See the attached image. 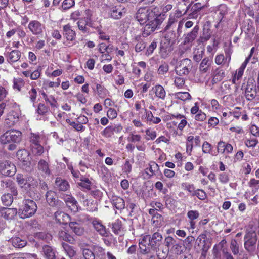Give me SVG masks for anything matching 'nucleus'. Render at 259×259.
<instances>
[{
  "label": "nucleus",
  "mask_w": 259,
  "mask_h": 259,
  "mask_svg": "<svg viewBox=\"0 0 259 259\" xmlns=\"http://www.w3.org/2000/svg\"><path fill=\"white\" fill-rule=\"evenodd\" d=\"M46 198L48 204L53 207H56L57 208H62L64 203L60 200L55 199V193L52 191H49L46 194Z\"/></svg>",
  "instance_id": "nucleus-9"
},
{
  "label": "nucleus",
  "mask_w": 259,
  "mask_h": 259,
  "mask_svg": "<svg viewBox=\"0 0 259 259\" xmlns=\"http://www.w3.org/2000/svg\"><path fill=\"white\" fill-rule=\"evenodd\" d=\"M78 184L86 189L90 190L91 189V182L88 178L81 179L80 182Z\"/></svg>",
  "instance_id": "nucleus-47"
},
{
  "label": "nucleus",
  "mask_w": 259,
  "mask_h": 259,
  "mask_svg": "<svg viewBox=\"0 0 259 259\" xmlns=\"http://www.w3.org/2000/svg\"><path fill=\"white\" fill-rule=\"evenodd\" d=\"M28 28L33 35H39L42 33L44 26L38 21L32 20L29 22Z\"/></svg>",
  "instance_id": "nucleus-10"
},
{
  "label": "nucleus",
  "mask_w": 259,
  "mask_h": 259,
  "mask_svg": "<svg viewBox=\"0 0 259 259\" xmlns=\"http://www.w3.org/2000/svg\"><path fill=\"white\" fill-rule=\"evenodd\" d=\"M194 56H193V59L196 62H198L203 58V54H204V51H203V50H201V51L197 50L196 52H194Z\"/></svg>",
  "instance_id": "nucleus-63"
},
{
  "label": "nucleus",
  "mask_w": 259,
  "mask_h": 259,
  "mask_svg": "<svg viewBox=\"0 0 259 259\" xmlns=\"http://www.w3.org/2000/svg\"><path fill=\"white\" fill-rule=\"evenodd\" d=\"M156 47L157 42L155 40H153L147 48V51L146 52V55L149 56L152 54Z\"/></svg>",
  "instance_id": "nucleus-60"
},
{
  "label": "nucleus",
  "mask_w": 259,
  "mask_h": 259,
  "mask_svg": "<svg viewBox=\"0 0 259 259\" xmlns=\"http://www.w3.org/2000/svg\"><path fill=\"white\" fill-rule=\"evenodd\" d=\"M230 248L234 255L239 253V245L236 240H232L231 241Z\"/></svg>",
  "instance_id": "nucleus-58"
},
{
  "label": "nucleus",
  "mask_w": 259,
  "mask_h": 259,
  "mask_svg": "<svg viewBox=\"0 0 259 259\" xmlns=\"http://www.w3.org/2000/svg\"><path fill=\"white\" fill-rule=\"evenodd\" d=\"M247 60H245L244 62L241 64L239 68L238 69V70H237L236 73L234 74L232 79V82L234 83H236V81H238L241 78L243 74L244 70L247 64Z\"/></svg>",
  "instance_id": "nucleus-20"
},
{
  "label": "nucleus",
  "mask_w": 259,
  "mask_h": 259,
  "mask_svg": "<svg viewBox=\"0 0 259 259\" xmlns=\"http://www.w3.org/2000/svg\"><path fill=\"white\" fill-rule=\"evenodd\" d=\"M55 187L60 191H66L69 187L68 182L60 178H57L55 181Z\"/></svg>",
  "instance_id": "nucleus-23"
},
{
  "label": "nucleus",
  "mask_w": 259,
  "mask_h": 259,
  "mask_svg": "<svg viewBox=\"0 0 259 259\" xmlns=\"http://www.w3.org/2000/svg\"><path fill=\"white\" fill-rule=\"evenodd\" d=\"M219 180L223 184H226L229 181V177L228 174L222 172L219 175Z\"/></svg>",
  "instance_id": "nucleus-59"
},
{
  "label": "nucleus",
  "mask_w": 259,
  "mask_h": 259,
  "mask_svg": "<svg viewBox=\"0 0 259 259\" xmlns=\"http://www.w3.org/2000/svg\"><path fill=\"white\" fill-rule=\"evenodd\" d=\"M187 216L189 220L195 221L199 217V213L197 210H189L187 213Z\"/></svg>",
  "instance_id": "nucleus-50"
},
{
  "label": "nucleus",
  "mask_w": 259,
  "mask_h": 259,
  "mask_svg": "<svg viewBox=\"0 0 259 259\" xmlns=\"http://www.w3.org/2000/svg\"><path fill=\"white\" fill-rule=\"evenodd\" d=\"M75 4L74 0H64L62 4V7L64 10H67L73 6Z\"/></svg>",
  "instance_id": "nucleus-56"
},
{
  "label": "nucleus",
  "mask_w": 259,
  "mask_h": 259,
  "mask_svg": "<svg viewBox=\"0 0 259 259\" xmlns=\"http://www.w3.org/2000/svg\"><path fill=\"white\" fill-rule=\"evenodd\" d=\"M157 251V255L159 259H165L168 255L167 250H163V249H159Z\"/></svg>",
  "instance_id": "nucleus-64"
},
{
  "label": "nucleus",
  "mask_w": 259,
  "mask_h": 259,
  "mask_svg": "<svg viewBox=\"0 0 259 259\" xmlns=\"http://www.w3.org/2000/svg\"><path fill=\"white\" fill-rule=\"evenodd\" d=\"M92 224L95 230L99 234L103 237L109 236V233L106 230L105 227L99 220H95L93 221Z\"/></svg>",
  "instance_id": "nucleus-13"
},
{
  "label": "nucleus",
  "mask_w": 259,
  "mask_h": 259,
  "mask_svg": "<svg viewBox=\"0 0 259 259\" xmlns=\"http://www.w3.org/2000/svg\"><path fill=\"white\" fill-rule=\"evenodd\" d=\"M256 95V91L253 85L247 84L245 90V97L248 100H252Z\"/></svg>",
  "instance_id": "nucleus-24"
},
{
  "label": "nucleus",
  "mask_w": 259,
  "mask_h": 259,
  "mask_svg": "<svg viewBox=\"0 0 259 259\" xmlns=\"http://www.w3.org/2000/svg\"><path fill=\"white\" fill-rule=\"evenodd\" d=\"M202 151L204 153H209L212 156L217 155V152L212 150V145L206 141L204 142L202 145Z\"/></svg>",
  "instance_id": "nucleus-32"
},
{
  "label": "nucleus",
  "mask_w": 259,
  "mask_h": 259,
  "mask_svg": "<svg viewBox=\"0 0 259 259\" xmlns=\"http://www.w3.org/2000/svg\"><path fill=\"white\" fill-rule=\"evenodd\" d=\"M202 242H203L204 244H210V243H208L207 239V236L205 234H201L197 237L196 240L195 246L197 245L199 247ZM195 247H196V246Z\"/></svg>",
  "instance_id": "nucleus-37"
},
{
  "label": "nucleus",
  "mask_w": 259,
  "mask_h": 259,
  "mask_svg": "<svg viewBox=\"0 0 259 259\" xmlns=\"http://www.w3.org/2000/svg\"><path fill=\"white\" fill-rule=\"evenodd\" d=\"M127 139L129 142L136 143L141 141V136L140 135L136 134L134 132H131L129 134Z\"/></svg>",
  "instance_id": "nucleus-42"
},
{
  "label": "nucleus",
  "mask_w": 259,
  "mask_h": 259,
  "mask_svg": "<svg viewBox=\"0 0 259 259\" xmlns=\"http://www.w3.org/2000/svg\"><path fill=\"white\" fill-rule=\"evenodd\" d=\"M121 222L119 220H116L112 224V231L116 234H119L121 230Z\"/></svg>",
  "instance_id": "nucleus-38"
},
{
  "label": "nucleus",
  "mask_w": 259,
  "mask_h": 259,
  "mask_svg": "<svg viewBox=\"0 0 259 259\" xmlns=\"http://www.w3.org/2000/svg\"><path fill=\"white\" fill-rule=\"evenodd\" d=\"M258 143V140L256 138L247 139L245 140V145L247 147H254Z\"/></svg>",
  "instance_id": "nucleus-53"
},
{
  "label": "nucleus",
  "mask_w": 259,
  "mask_h": 259,
  "mask_svg": "<svg viewBox=\"0 0 259 259\" xmlns=\"http://www.w3.org/2000/svg\"><path fill=\"white\" fill-rule=\"evenodd\" d=\"M63 35L67 40L72 41L74 39L76 33L69 24H66L63 27Z\"/></svg>",
  "instance_id": "nucleus-17"
},
{
  "label": "nucleus",
  "mask_w": 259,
  "mask_h": 259,
  "mask_svg": "<svg viewBox=\"0 0 259 259\" xmlns=\"http://www.w3.org/2000/svg\"><path fill=\"white\" fill-rule=\"evenodd\" d=\"M23 85V81L20 78H15L13 80V88L14 89H17L18 91H20L21 88Z\"/></svg>",
  "instance_id": "nucleus-57"
},
{
  "label": "nucleus",
  "mask_w": 259,
  "mask_h": 259,
  "mask_svg": "<svg viewBox=\"0 0 259 259\" xmlns=\"http://www.w3.org/2000/svg\"><path fill=\"white\" fill-rule=\"evenodd\" d=\"M164 15H162L158 7L139 8L136 14V19L141 24L147 22L143 28V36L147 37L156 30L159 29L164 20Z\"/></svg>",
  "instance_id": "nucleus-1"
},
{
  "label": "nucleus",
  "mask_w": 259,
  "mask_h": 259,
  "mask_svg": "<svg viewBox=\"0 0 259 259\" xmlns=\"http://www.w3.org/2000/svg\"><path fill=\"white\" fill-rule=\"evenodd\" d=\"M58 237L60 240L72 243L74 241L73 238L68 234L66 231L60 230L58 233Z\"/></svg>",
  "instance_id": "nucleus-28"
},
{
  "label": "nucleus",
  "mask_w": 259,
  "mask_h": 259,
  "mask_svg": "<svg viewBox=\"0 0 259 259\" xmlns=\"http://www.w3.org/2000/svg\"><path fill=\"white\" fill-rule=\"evenodd\" d=\"M26 179H24L23 176L21 174H18L16 176V181L18 184L21 187H25L27 188L26 185L27 182H26Z\"/></svg>",
  "instance_id": "nucleus-51"
},
{
  "label": "nucleus",
  "mask_w": 259,
  "mask_h": 259,
  "mask_svg": "<svg viewBox=\"0 0 259 259\" xmlns=\"http://www.w3.org/2000/svg\"><path fill=\"white\" fill-rule=\"evenodd\" d=\"M244 247L250 253H253L255 250L256 239L255 233L253 232L246 234L244 237Z\"/></svg>",
  "instance_id": "nucleus-6"
},
{
  "label": "nucleus",
  "mask_w": 259,
  "mask_h": 259,
  "mask_svg": "<svg viewBox=\"0 0 259 259\" xmlns=\"http://www.w3.org/2000/svg\"><path fill=\"white\" fill-rule=\"evenodd\" d=\"M212 63V57L204 58L200 64L199 71L203 73L207 72L210 69Z\"/></svg>",
  "instance_id": "nucleus-16"
},
{
  "label": "nucleus",
  "mask_w": 259,
  "mask_h": 259,
  "mask_svg": "<svg viewBox=\"0 0 259 259\" xmlns=\"http://www.w3.org/2000/svg\"><path fill=\"white\" fill-rule=\"evenodd\" d=\"M89 25L92 27L96 28V29L97 30L98 33V34L99 35V38L101 39L104 40H109V39H110L109 36L105 35V33L101 30V28H102L101 25H100L99 26H97L96 27H94L92 25V24H91V23L89 24Z\"/></svg>",
  "instance_id": "nucleus-39"
},
{
  "label": "nucleus",
  "mask_w": 259,
  "mask_h": 259,
  "mask_svg": "<svg viewBox=\"0 0 259 259\" xmlns=\"http://www.w3.org/2000/svg\"><path fill=\"white\" fill-rule=\"evenodd\" d=\"M210 28V23L209 21L206 22L203 27L202 34L199 39L200 42H203L208 40L210 38L211 35Z\"/></svg>",
  "instance_id": "nucleus-12"
},
{
  "label": "nucleus",
  "mask_w": 259,
  "mask_h": 259,
  "mask_svg": "<svg viewBox=\"0 0 259 259\" xmlns=\"http://www.w3.org/2000/svg\"><path fill=\"white\" fill-rule=\"evenodd\" d=\"M193 195L196 196L199 199L203 200L206 198V194L204 191L198 189L193 194Z\"/></svg>",
  "instance_id": "nucleus-55"
},
{
  "label": "nucleus",
  "mask_w": 259,
  "mask_h": 259,
  "mask_svg": "<svg viewBox=\"0 0 259 259\" xmlns=\"http://www.w3.org/2000/svg\"><path fill=\"white\" fill-rule=\"evenodd\" d=\"M7 61L10 64L18 62L21 58V53L17 50H14L5 54Z\"/></svg>",
  "instance_id": "nucleus-11"
},
{
  "label": "nucleus",
  "mask_w": 259,
  "mask_h": 259,
  "mask_svg": "<svg viewBox=\"0 0 259 259\" xmlns=\"http://www.w3.org/2000/svg\"><path fill=\"white\" fill-rule=\"evenodd\" d=\"M199 30V27L196 25L193 30L186 35L184 38V43L189 44L193 42L197 36Z\"/></svg>",
  "instance_id": "nucleus-19"
},
{
  "label": "nucleus",
  "mask_w": 259,
  "mask_h": 259,
  "mask_svg": "<svg viewBox=\"0 0 259 259\" xmlns=\"http://www.w3.org/2000/svg\"><path fill=\"white\" fill-rule=\"evenodd\" d=\"M16 171L15 165L8 161L0 162V172L6 176H12Z\"/></svg>",
  "instance_id": "nucleus-7"
},
{
  "label": "nucleus",
  "mask_w": 259,
  "mask_h": 259,
  "mask_svg": "<svg viewBox=\"0 0 259 259\" xmlns=\"http://www.w3.org/2000/svg\"><path fill=\"white\" fill-rule=\"evenodd\" d=\"M145 42L141 39L138 40V42L135 46V51L137 52H140L145 48Z\"/></svg>",
  "instance_id": "nucleus-61"
},
{
  "label": "nucleus",
  "mask_w": 259,
  "mask_h": 259,
  "mask_svg": "<svg viewBox=\"0 0 259 259\" xmlns=\"http://www.w3.org/2000/svg\"><path fill=\"white\" fill-rule=\"evenodd\" d=\"M192 66V62L190 59H184L176 66L175 69L176 74L180 76L187 75L191 70Z\"/></svg>",
  "instance_id": "nucleus-5"
},
{
  "label": "nucleus",
  "mask_w": 259,
  "mask_h": 259,
  "mask_svg": "<svg viewBox=\"0 0 259 259\" xmlns=\"http://www.w3.org/2000/svg\"><path fill=\"white\" fill-rule=\"evenodd\" d=\"M22 139V133L18 130L11 129L6 132L0 138L4 144L8 143H19Z\"/></svg>",
  "instance_id": "nucleus-4"
},
{
  "label": "nucleus",
  "mask_w": 259,
  "mask_h": 259,
  "mask_svg": "<svg viewBox=\"0 0 259 259\" xmlns=\"http://www.w3.org/2000/svg\"><path fill=\"white\" fill-rule=\"evenodd\" d=\"M18 159L24 163V164L30 163V157L29 152L25 150L22 149L19 150L17 153Z\"/></svg>",
  "instance_id": "nucleus-18"
},
{
  "label": "nucleus",
  "mask_w": 259,
  "mask_h": 259,
  "mask_svg": "<svg viewBox=\"0 0 259 259\" xmlns=\"http://www.w3.org/2000/svg\"><path fill=\"white\" fill-rule=\"evenodd\" d=\"M88 23V21L87 20L83 19H79L77 22L78 29L83 33L87 32L88 31V28L87 27Z\"/></svg>",
  "instance_id": "nucleus-43"
},
{
  "label": "nucleus",
  "mask_w": 259,
  "mask_h": 259,
  "mask_svg": "<svg viewBox=\"0 0 259 259\" xmlns=\"http://www.w3.org/2000/svg\"><path fill=\"white\" fill-rule=\"evenodd\" d=\"M94 253L100 257H103L105 255V251L104 248L99 245H94L93 248Z\"/></svg>",
  "instance_id": "nucleus-45"
},
{
  "label": "nucleus",
  "mask_w": 259,
  "mask_h": 259,
  "mask_svg": "<svg viewBox=\"0 0 259 259\" xmlns=\"http://www.w3.org/2000/svg\"><path fill=\"white\" fill-rule=\"evenodd\" d=\"M155 93L157 97L162 100L164 99L166 93L163 87L160 85L155 87Z\"/></svg>",
  "instance_id": "nucleus-33"
},
{
  "label": "nucleus",
  "mask_w": 259,
  "mask_h": 259,
  "mask_svg": "<svg viewBox=\"0 0 259 259\" xmlns=\"http://www.w3.org/2000/svg\"><path fill=\"white\" fill-rule=\"evenodd\" d=\"M112 204L117 209H122L125 207L124 201L119 197H115L112 199Z\"/></svg>",
  "instance_id": "nucleus-31"
},
{
  "label": "nucleus",
  "mask_w": 259,
  "mask_h": 259,
  "mask_svg": "<svg viewBox=\"0 0 259 259\" xmlns=\"http://www.w3.org/2000/svg\"><path fill=\"white\" fill-rule=\"evenodd\" d=\"M40 136L36 134H31L30 136V142L31 145L40 144Z\"/></svg>",
  "instance_id": "nucleus-54"
},
{
  "label": "nucleus",
  "mask_w": 259,
  "mask_h": 259,
  "mask_svg": "<svg viewBox=\"0 0 259 259\" xmlns=\"http://www.w3.org/2000/svg\"><path fill=\"white\" fill-rule=\"evenodd\" d=\"M163 220V218L161 215L156 212V214L153 216L152 218V221L153 224L156 226L160 225Z\"/></svg>",
  "instance_id": "nucleus-52"
},
{
  "label": "nucleus",
  "mask_w": 259,
  "mask_h": 259,
  "mask_svg": "<svg viewBox=\"0 0 259 259\" xmlns=\"http://www.w3.org/2000/svg\"><path fill=\"white\" fill-rule=\"evenodd\" d=\"M35 237L41 239L46 242H49L52 239V236L50 234L45 232H38L35 234Z\"/></svg>",
  "instance_id": "nucleus-40"
},
{
  "label": "nucleus",
  "mask_w": 259,
  "mask_h": 259,
  "mask_svg": "<svg viewBox=\"0 0 259 259\" xmlns=\"http://www.w3.org/2000/svg\"><path fill=\"white\" fill-rule=\"evenodd\" d=\"M177 21V19L175 16H170L167 24L165 27L164 28V31H166L170 29L171 27H173V26L175 25Z\"/></svg>",
  "instance_id": "nucleus-49"
},
{
  "label": "nucleus",
  "mask_w": 259,
  "mask_h": 259,
  "mask_svg": "<svg viewBox=\"0 0 259 259\" xmlns=\"http://www.w3.org/2000/svg\"><path fill=\"white\" fill-rule=\"evenodd\" d=\"M18 114H7L5 120V124L8 127H11L18 121Z\"/></svg>",
  "instance_id": "nucleus-25"
},
{
  "label": "nucleus",
  "mask_w": 259,
  "mask_h": 259,
  "mask_svg": "<svg viewBox=\"0 0 259 259\" xmlns=\"http://www.w3.org/2000/svg\"><path fill=\"white\" fill-rule=\"evenodd\" d=\"M3 204L7 206H10L13 201L12 195L9 193L5 194L1 197Z\"/></svg>",
  "instance_id": "nucleus-36"
},
{
  "label": "nucleus",
  "mask_w": 259,
  "mask_h": 259,
  "mask_svg": "<svg viewBox=\"0 0 259 259\" xmlns=\"http://www.w3.org/2000/svg\"><path fill=\"white\" fill-rule=\"evenodd\" d=\"M225 73L224 70L220 68H217L215 70L213 77L212 79L213 84L221 81L225 77Z\"/></svg>",
  "instance_id": "nucleus-27"
},
{
  "label": "nucleus",
  "mask_w": 259,
  "mask_h": 259,
  "mask_svg": "<svg viewBox=\"0 0 259 259\" xmlns=\"http://www.w3.org/2000/svg\"><path fill=\"white\" fill-rule=\"evenodd\" d=\"M37 209L35 202L30 199H24L20 206L18 214L22 219L28 218L33 215Z\"/></svg>",
  "instance_id": "nucleus-3"
},
{
  "label": "nucleus",
  "mask_w": 259,
  "mask_h": 259,
  "mask_svg": "<svg viewBox=\"0 0 259 259\" xmlns=\"http://www.w3.org/2000/svg\"><path fill=\"white\" fill-rule=\"evenodd\" d=\"M159 169V166L157 163L155 162H151L149 164V167L146 168V172L149 174L148 172L149 171L150 172V174H149L150 176H152L154 175L155 172H157Z\"/></svg>",
  "instance_id": "nucleus-35"
},
{
  "label": "nucleus",
  "mask_w": 259,
  "mask_h": 259,
  "mask_svg": "<svg viewBox=\"0 0 259 259\" xmlns=\"http://www.w3.org/2000/svg\"><path fill=\"white\" fill-rule=\"evenodd\" d=\"M209 0H191V3L188 5L187 10L184 14L186 13L187 11L190 8L191 6L196 2L193 6V9L195 10H201V9L208 7V3Z\"/></svg>",
  "instance_id": "nucleus-15"
},
{
  "label": "nucleus",
  "mask_w": 259,
  "mask_h": 259,
  "mask_svg": "<svg viewBox=\"0 0 259 259\" xmlns=\"http://www.w3.org/2000/svg\"><path fill=\"white\" fill-rule=\"evenodd\" d=\"M175 98L182 101L189 100L191 98V96L189 93L185 92H178L175 94Z\"/></svg>",
  "instance_id": "nucleus-44"
},
{
  "label": "nucleus",
  "mask_w": 259,
  "mask_h": 259,
  "mask_svg": "<svg viewBox=\"0 0 259 259\" xmlns=\"http://www.w3.org/2000/svg\"><path fill=\"white\" fill-rule=\"evenodd\" d=\"M97 91L98 95L101 98H105L106 96L107 90L99 84L96 85Z\"/></svg>",
  "instance_id": "nucleus-46"
},
{
  "label": "nucleus",
  "mask_w": 259,
  "mask_h": 259,
  "mask_svg": "<svg viewBox=\"0 0 259 259\" xmlns=\"http://www.w3.org/2000/svg\"><path fill=\"white\" fill-rule=\"evenodd\" d=\"M69 226L71 230L77 235L81 236L83 234L84 229L78 223L71 221L69 223Z\"/></svg>",
  "instance_id": "nucleus-21"
},
{
  "label": "nucleus",
  "mask_w": 259,
  "mask_h": 259,
  "mask_svg": "<svg viewBox=\"0 0 259 259\" xmlns=\"http://www.w3.org/2000/svg\"><path fill=\"white\" fill-rule=\"evenodd\" d=\"M38 168L41 172L46 175H49L50 174L48 163L43 159H41L38 162Z\"/></svg>",
  "instance_id": "nucleus-29"
},
{
  "label": "nucleus",
  "mask_w": 259,
  "mask_h": 259,
  "mask_svg": "<svg viewBox=\"0 0 259 259\" xmlns=\"http://www.w3.org/2000/svg\"><path fill=\"white\" fill-rule=\"evenodd\" d=\"M62 246L69 257L71 258L75 255L76 251L74 250L73 247L69 246L65 243H62Z\"/></svg>",
  "instance_id": "nucleus-34"
},
{
  "label": "nucleus",
  "mask_w": 259,
  "mask_h": 259,
  "mask_svg": "<svg viewBox=\"0 0 259 259\" xmlns=\"http://www.w3.org/2000/svg\"><path fill=\"white\" fill-rule=\"evenodd\" d=\"M11 242L13 246L16 248H22L27 244L25 240L17 236L12 237L11 239Z\"/></svg>",
  "instance_id": "nucleus-26"
},
{
  "label": "nucleus",
  "mask_w": 259,
  "mask_h": 259,
  "mask_svg": "<svg viewBox=\"0 0 259 259\" xmlns=\"http://www.w3.org/2000/svg\"><path fill=\"white\" fill-rule=\"evenodd\" d=\"M259 180H256L254 178L251 179L248 182V186L253 188V190H252V192L254 194L259 189Z\"/></svg>",
  "instance_id": "nucleus-41"
},
{
  "label": "nucleus",
  "mask_w": 259,
  "mask_h": 259,
  "mask_svg": "<svg viewBox=\"0 0 259 259\" xmlns=\"http://www.w3.org/2000/svg\"><path fill=\"white\" fill-rule=\"evenodd\" d=\"M54 219L57 223L66 224L70 220V217L64 212L58 210L54 213Z\"/></svg>",
  "instance_id": "nucleus-14"
},
{
  "label": "nucleus",
  "mask_w": 259,
  "mask_h": 259,
  "mask_svg": "<svg viewBox=\"0 0 259 259\" xmlns=\"http://www.w3.org/2000/svg\"><path fill=\"white\" fill-rule=\"evenodd\" d=\"M26 182H27L26 186L27 187H32L34 188L37 184V182L36 180H34L32 177H28L26 179Z\"/></svg>",
  "instance_id": "nucleus-62"
},
{
  "label": "nucleus",
  "mask_w": 259,
  "mask_h": 259,
  "mask_svg": "<svg viewBox=\"0 0 259 259\" xmlns=\"http://www.w3.org/2000/svg\"><path fill=\"white\" fill-rule=\"evenodd\" d=\"M162 239V236L158 232L154 233L152 237L149 235H142L139 243L141 252L147 254L151 253L152 251H156Z\"/></svg>",
  "instance_id": "nucleus-2"
},
{
  "label": "nucleus",
  "mask_w": 259,
  "mask_h": 259,
  "mask_svg": "<svg viewBox=\"0 0 259 259\" xmlns=\"http://www.w3.org/2000/svg\"><path fill=\"white\" fill-rule=\"evenodd\" d=\"M82 254L83 257L81 259H95L94 253L88 249H83L82 250Z\"/></svg>",
  "instance_id": "nucleus-48"
},
{
  "label": "nucleus",
  "mask_w": 259,
  "mask_h": 259,
  "mask_svg": "<svg viewBox=\"0 0 259 259\" xmlns=\"http://www.w3.org/2000/svg\"><path fill=\"white\" fill-rule=\"evenodd\" d=\"M43 253L46 259H56V251L51 246H44L43 247Z\"/></svg>",
  "instance_id": "nucleus-22"
},
{
  "label": "nucleus",
  "mask_w": 259,
  "mask_h": 259,
  "mask_svg": "<svg viewBox=\"0 0 259 259\" xmlns=\"http://www.w3.org/2000/svg\"><path fill=\"white\" fill-rule=\"evenodd\" d=\"M125 8L121 5L113 6L108 11L109 16L114 19H120L126 13Z\"/></svg>",
  "instance_id": "nucleus-8"
},
{
  "label": "nucleus",
  "mask_w": 259,
  "mask_h": 259,
  "mask_svg": "<svg viewBox=\"0 0 259 259\" xmlns=\"http://www.w3.org/2000/svg\"><path fill=\"white\" fill-rule=\"evenodd\" d=\"M31 152L35 156H40L44 152V148L40 144L30 145Z\"/></svg>",
  "instance_id": "nucleus-30"
}]
</instances>
